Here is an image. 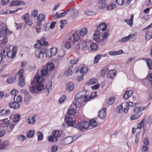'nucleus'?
Instances as JSON below:
<instances>
[{
	"label": "nucleus",
	"mask_w": 152,
	"mask_h": 152,
	"mask_svg": "<svg viewBox=\"0 0 152 152\" xmlns=\"http://www.w3.org/2000/svg\"><path fill=\"white\" fill-rule=\"evenodd\" d=\"M52 135L48 137V140L49 142H56L57 141L58 138L61 137V132L58 131H54L52 132Z\"/></svg>",
	"instance_id": "1"
},
{
	"label": "nucleus",
	"mask_w": 152,
	"mask_h": 152,
	"mask_svg": "<svg viewBox=\"0 0 152 152\" xmlns=\"http://www.w3.org/2000/svg\"><path fill=\"white\" fill-rule=\"evenodd\" d=\"M17 50V48L16 46H10L8 49H7V56L10 58H14L16 55Z\"/></svg>",
	"instance_id": "2"
},
{
	"label": "nucleus",
	"mask_w": 152,
	"mask_h": 152,
	"mask_svg": "<svg viewBox=\"0 0 152 152\" xmlns=\"http://www.w3.org/2000/svg\"><path fill=\"white\" fill-rule=\"evenodd\" d=\"M89 126V124L87 121L83 120L77 125L75 127L79 131H83L84 129H88Z\"/></svg>",
	"instance_id": "3"
},
{
	"label": "nucleus",
	"mask_w": 152,
	"mask_h": 152,
	"mask_svg": "<svg viewBox=\"0 0 152 152\" xmlns=\"http://www.w3.org/2000/svg\"><path fill=\"white\" fill-rule=\"evenodd\" d=\"M46 53V50L45 48H41L40 50H37L35 52V55L36 57L39 59L43 58L44 55Z\"/></svg>",
	"instance_id": "4"
},
{
	"label": "nucleus",
	"mask_w": 152,
	"mask_h": 152,
	"mask_svg": "<svg viewBox=\"0 0 152 152\" xmlns=\"http://www.w3.org/2000/svg\"><path fill=\"white\" fill-rule=\"evenodd\" d=\"M122 104L124 106V112L125 113H128L129 106L133 107L136 106V103H133L131 102H124L122 103Z\"/></svg>",
	"instance_id": "5"
},
{
	"label": "nucleus",
	"mask_w": 152,
	"mask_h": 152,
	"mask_svg": "<svg viewBox=\"0 0 152 152\" xmlns=\"http://www.w3.org/2000/svg\"><path fill=\"white\" fill-rule=\"evenodd\" d=\"M101 36L100 35L99 31L98 30H95L94 31L93 37V39L95 40L98 43H101V40L99 39Z\"/></svg>",
	"instance_id": "6"
},
{
	"label": "nucleus",
	"mask_w": 152,
	"mask_h": 152,
	"mask_svg": "<svg viewBox=\"0 0 152 152\" xmlns=\"http://www.w3.org/2000/svg\"><path fill=\"white\" fill-rule=\"evenodd\" d=\"M65 118L66 124L68 125L72 126H74L75 123V121L72 120V117L69 115H65Z\"/></svg>",
	"instance_id": "7"
},
{
	"label": "nucleus",
	"mask_w": 152,
	"mask_h": 152,
	"mask_svg": "<svg viewBox=\"0 0 152 152\" xmlns=\"http://www.w3.org/2000/svg\"><path fill=\"white\" fill-rule=\"evenodd\" d=\"M145 34V38L146 41L150 40L152 38V28L144 30Z\"/></svg>",
	"instance_id": "8"
},
{
	"label": "nucleus",
	"mask_w": 152,
	"mask_h": 152,
	"mask_svg": "<svg viewBox=\"0 0 152 152\" xmlns=\"http://www.w3.org/2000/svg\"><path fill=\"white\" fill-rule=\"evenodd\" d=\"M79 39V36L77 32H75L72 34L71 37L69 38V40H71L75 43V42H78V40Z\"/></svg>",
	"instance_id": "9"
},
{
	"label": "nucleus",
	"mask_w": 152,
	"mask_h": 152,
	"mask_svg": "<svg viewBox=\"0 0 152 152\" xmlns=\"http://www.w3.org/2000/svg\"><path fill=\"white\" fill-rule=\"evenodd\" d=\"M25 4V3L22 1H12L10 4V5L11 7H13L19 5H24Z\"/></svg>",
	"instance_id": "10"
},
{
	"label": "nucleus",
	"mask_w": 152,
	"mask_h": 152,
	"mask_svg": "<svg viewBox=\"0 0 152 152\" xmlns=\"http://www.w3.org/2000/svg\"><path fill=\"white\" fill-rule=\"evenodd\" d=\"M21 91L24 95V99L25 101H27L30 99L31 96L28 91L23 89L21 90Z\"/></svg>",
	"instance_id": "11"
},
{
	"label": "nucleus",
	"mask_w": 152,
	"mask_h": 152,
	"mask_svg": "<svg viewBox=\"0 0 152 152\" xmlns=\"http://www.w3.org/2000/svg\"><path fill=\"white\" fill-rule=\"evenodd\" d=\"M43 81V78L41 76H38L36 75L35 76V77L34 78L33 81L34 83H35L36 82L37 83H42Z\"/></svg>",
	"instance_id": "12"
},
{
	"label": "nucleus",
	"mask_w": 152,
	"mask_h": 152,
	"mask_svg": "<svg viewBox=\"0 0 152 152\" xmlns=\"http://www.w3.org/2000/svg\"><path fill=\"white\" fill-rule=\"evenodd\" d=\"M88 98H89V96H86L83 98L81 96L79 92L75 96V99H80L83 100V102H85L87 101L88 100Z\"/></svg>",
	"instance_id": "13"
},
{
	"label": "nucleus",
	"mask_w": 152,
	"mask_h": 152,
	"mask_svg": "<svg viewBox=\"0 0 152 152\" xmlns=\"http://www.w3.org/2000/svg\"><path fill=\"white\" fill-rule=\"evenodd\" d=\"M133 91L130 90L127 91L125 92V94L123 96V98L125 99H128L133 94Z\"/></svg>",
	"instance_id": "14"
},
{
	"label": "nucleus",
	"mask_w": 152,
	"mask_h": 152,
	"mask_svg": "<svg viewBox=\"0 0 152 152\" xmlns=\"http://www.w3.org/2000/svg\"><path fill=\"white\" fill-rule=\"evenodd\" d=\"M116 71L115 70H112L110 71L107 73V75L108 77L111 79L113 78L116 75Z\"/></svg>",
	"instance_id": "15"
},
{
	"label": "nucleus",
	"mask_w": 152,
	"mask_h": 152,
	"mask_svg": "<svg viewBox=\"0 0 152 152\" xmlns=\"http://www.w3.org/2000/svg\"><path fill=\"white\" fill-rule=\"evenodd\" d=\"M106 109L104 108L99 112V116L101 119L104 118L106 115Z\"/></svg>",
	"instance_id": "16"
},
{
	"label": "nucleus",
	"mask_w": 152,
	"mask_h": 152,
	"mask_svg": "<svg viewBox=\"0 0 152 152\" xmlns=\"http://www.w3.org/2000/svg\"><path fill=\"white\" fill-rule=\"evenodd\" d=\"M45 38H42L40 40H37V42L41 45L45 47L47 46L48 45L49 43L48 42L45 41Z\"/></svg>",
	"instance_id": "17"
},
{
	"label": "nucleus",
	"mask_w": 152,
	"mask_h": 152,
	"mask_svg": "<svg viewBox=\"0 0 152 152\" xmlns=\"http://www.w3.org/2000/svg\"><path fill=\"white\" fill-rule=\"evenodd\" d=\"M83 102V100L80 99H75L73 103V105L75 106V108L80 107L81 105V103Z\"/></svg>",
	"instance_id": "18"
},
{
	"label": "nucleus",
	"mask_w": 152,
	"mask_h": 152,
	"mask_svg": "<svg viewBox=\"0 0 152 152\" xmlns=\"http://www.w3.org/2000/svg\"><path fill=\"white\" fill-rule=\"evenodd\" d=\"M9 145V141H5L1 142L0 145V150H3L5 149L7 146Z\"/></svg>",
	"instance_id": "19"
},
{
	"label": "nucleus",
	"mask_w": 152,
	"mask_h": 152,
	"mask_svg": "<svg viewBox=\"0 0 152 152\" xmlns=\"http://www.w3.org/2000/svg\"><path fill=\"white\" fill-rule=\"evenodd\" d=\"M63 142L65 145H68L73 142V138L72 136H69L65 138L63 140Z\"/></svg>",
	"instance_id": "20"
},
{
	"label": "nucleus",
	"mask_w": 152,
	"mask_h": 152,
	"mask_svg": "<svg viewBox=\"0 0 152 152\" xmlns=\"http://www.w3.org/2000/svg\"><path fill=\"white\" fill-rule=\"evenodd\" d=\"M110 55L112 56H114L120 55L123 53L122 50H120L118 51H110L109 52Z\"/></svg>",
	"instance_id": "21"
},
{
	"label": "nucleus",
	"mask_w": 152,
	"mask_h": 152,
	"mask_svg": "<svg viewBox=\"0 0 152 152\" xmlns=\"http://www.w3.org/2000/svg\"><path fill=\"white\" fill-rule=\"evenodd\" d=\"M16 80L15 77L10 76L6 80V82L8 84H12L14 83Z\"/></svg>",
	"instance_id": "22"
},
{
	"label": "nucleus",
	"mask_w": 152,
	"mask_h": 152,
	"mask_svg": "<svg viewBox=\"0 0 152 152\" xmlns=\"http://www.w3.org/2000/svg\"><path fill=\"white\" fill-rule=\"evenodd\" d=\"M1 126L3 127H8L9 125V121L8 119L6 118L3 120L1 121Z\"/></svg>",
	"instance_id": "23"
},
{
	"label": "nucleus",
	"mask_w": 152,
	"mask_h": 152,
	"mask_svg": "<svg viewBox=\"0 0 152 152\" xmlns=\"http://www.w3.org/2000/svg\"><path fill=\"white\" fill-rule=\"evenodd\" d=\"M8 39L6 37H4L0 41V47H2L6 45L8 42Z\"/></svg>",
	"instance_id": "24"
},
{
	"label": "nucleus",
	"mask_w": 152,
	"mask_h": 152,
	"mask_svg": "<svg viewBox=\"0 0 152 152\" xmlns=\"http://www.w3.org/2000/svg\"><path fill=\"white\" fill-rule=\"evenodd\" d=\"M67 90L69 91H72L74 88V85L72 83H69L66 84Z\"/></svg>",
	"instance_id": "25"
},
{
	"label": "nucleus",
	"mask_w": 152,
	"mask_h": 152,
	"mask_svg": "<svg viewBox=\"0 0 152 152\" xmlns=\"http://www.w3.org/2000/svg\"><path fill=\"white\" fill-rule=\"evenodd\" d=\"M11 107L14 109H17L19 108L20 105L19 103L15 101L14 102H12L10 104Z\"/></svg>",
	"instance_id": "26"
},
{
	"label": "nucleus",
	"mask_w": 152,
	"mask_h": 152,
	"mask_svg": "<svg viewBox=\"0 0 152 152\" xmlns=\"http://www.w3.org/2000/svg\"><path fill=\"white\" fill-rule=\"evenodd\" d=\"M35 83L31 82V84L29 85V89L31 92L33 93L36 91L35 86L34 85Z\"/></svg>",
	"instance_id": "27"
},
{
	"label": "nucleus",
	"mask_w": 152,
	"mask_h": 152,
	"mask_svg": "<svg viewBox=\"0 0 152 152\" xmlns=\"http://www.w3.org/2000/svg\"><path fill=\"white\" fill-rule=\"evenodd\" d=\"M71 17L72 18H75L77 17L79 15V12L77 10H72L70 12Z\"/></svg>",
	"instance_id": "28"
},
{
	"label": "nucleus",
	"mask_w": 152,
	"mask_h": 152,
	"mask_svg": "<svg viewBox=\"0 0 152 152\" xmlns=\"http://www.w3.org/2000/svg\"><path fill=\"white\" fill-rule=\"evenodd\" d=\"M45 67L49 72L53 69L54 67V66L53 63L49 62L47 64L46 66Z\"/></svg>",
	"instance_id": "29"
},
{
	"label": "nucleus",
	"mask_w": 152,
	"mask_h": 152,
	"mask_svg": "<svg viewBox=\"0 0 152 152\" xmlns=\"http://www.w3.org/2000/svg\"><path fill=\"white\" fill-rule=\"evenodd\" d=\"M41 72L42 75L44 76L48 75L49 73V72L44 66L42 68Z\"/></svg>",
	"instance_id": "30"
},
{
	"label": "nucleus",
	"mask_w": 152,
	"mask_h": 152,
	"mask_svg": "<svg viewBox=\"0 0 152 152\" xmlns=\"http://www.w3.org/2000/svg\"><path fill=\"white\" fill-rule=\"evenodd\" d=\"M133 15H132L129 20L125 19L124 20V21L127 23L128 25L131 27L132 26L133 23Z\"/></svg>",
	"instance_id": "31"
},
{
	"label": "nucleus",
	"mask_w": 152,
	"mask_h": 152,
	"mask_svg": "<svg viewBox=\"0 0 152 152\" xmlns=\"http://www.w3.org/2000/svg\"><path fill=\"white\" fill-rule=\"evenodd\" d=\"M2 33L5 35L10 34L12 32L10 31H9L8 29L6 26H4L2 28V30L1 31Z\"/></svg>",
	"instance_id": "32"
},
{
	"label": "nucleus",
	"mask_w": 152,
	"mask_h": 152,
	"mask_svg": "<svg viewBox=\"0 0 152 152\" xmlns=\"http://www.w3.org/2000/svg\"><path fill=\"white\" fill-rule=\"evenodd\" d=\"M88 31L87 29L84 27L82 28L79 31V34L81 36H84L86 35Z\"/></svg>",
	"instance_id": "33"
},
{
	"label": "nucleus",
	"mask_w": 152,
	"mask_h": 152,
	"mask_svg": "<svg viewBox=\"0 0 152 152\" xmlns=\"http://www.w3.org/2000/svg\"><path fill=\"white\" fill-rule=\"evenodd\" d=\"M141 113H139V114L135 113V114L133 115L132 116L130 117L131 120L132 121L137 119L141 115Z\"/></svg>",
	"instance_id": "34"
},
{
	"label": "nucleus",
	"mask_w": 152,
	"mask_h": 152,
	"mask_svg": "<svg viewBox=\"0 0 152 152\" xmlns=\"http://www.w3.org/2000/svg\"><path fill=\"white\" fill-rule=\"evenodd\" d=\"M147 65L149 69L152 70V60L151 59H148L146 61Z\"/></svg>",
	"instance_id": "35"
},
{
	"label": "nucleus",
	"mask_w": 152,
	"mask_h": 152,
	"mask_svg": "<svg viewBox=\"0 0 152 152\" xmlns=\"http://www.w3.org/2000/svg\"><path fill=\"white\" fill-rule=\"evenodd\" d=\"M35 131L34 130H30L27 132L26 136L28 138L32 137L34 135Z\"/></svg>",
	"instance_id": "36"
},
{
	"label": "nucleus",
	"mask_w": 152,
	"mask_h": 152,
	"mask_svg": "<svg viewBox=\"0 0 152 152\" xmlns=\"http://www.w3.org/2000/svg\"><path fill=\"white\" fill-rule=\"evenodd\" d=\"M18 85L21 87H23L25 85L24 77L19 78Z\"/></svg>",
	"instance_id": "37"
},
{
	"label": "nucleus",
	"mask_w": 152,
	"mask_h": 152,
	"mask_svg": "<svg viewBox=\"0 0 152 152\" xmlns=\"http://www.w3.org/2000/svg\"><path fill=\"white\" fill-rule=\"evenodd\" d=\"M144 108L143 107H137L134 109V112L135 113L139 114V113H141V111L143 110Z\"/></svg>",
	"instance_id": "38"
},
{
	"label": "nucleus",
	"mask_w": 152,
	"mask_h": 152,
	"mask_svg": "<svg viewBox=\"0 0 152 152\" xmlns=\"http://www.w3.org/2000/svg\"><path fill=\"white\" fill-rule=\"evenodd\" d=\"M99 28L100 30L103 31H104L107 28L106 25L104 23H102L99 25Z\"/></svg>",
	"instance_id": "39"
},
{
	"label": "nucleus",
	"mask_w": 152,
	"mask_h": 152,
	"mask_svg": "<svg viewBox=\"0 0 152 152\" xmlns=\"http://www.w3.org/2000/svg\"><path fill=\"white\" fill-rule=\"evenodd\" d=\"M35 121V118L33 116H30L28 117V122L30 124H34Z\"/></svg>",
	"instance_id": "40"
},
{
	"label": "nucleus",
	"mask_w": 152,
	"mask_h": 152,
	"mask_svg": "<svg viewBox=\"0 0 152 152\" xmlns=\"http://www.w3.org/2000/svg\"><path fill=\"white\" fill-rule=\"evenodd\" d=\"M80 43L78 42H75L73 44L74 47H75L76 49L78 51H79L81 50V46H80Z\"/></svg>",
	"instance_id": "41"
},
{
	"label": "nucleus",
	"mask_w": 152,
	"mask_h": 152,
	"mask_svg": "<svg viewBox=\"0 0 152 152\" xmlns=\"http://www.w3.org/2000/svg\"><path fill=\"white\" fill-rule=\"evenodd\" d=\"M52 85V82L51 81H50L48 82L46 85V88L48 92H49L51 90Z\"/></svg>",
	"instance_id": "42"
},
{
	"label": "nucleus",
	"mask_w": 152,
	"mask_h": 152,
	"mask_svg": "<svg viewBox=\"0 0 152 152\" xmlns=\"http://www.w3.org/2000/svg\"><path fill=\"white\" fill-rule=\"evenodd\" d=\"M36 88L39 91H42L43 90L44 86L42 83H38L36 85Z\"/></svg>",
	"instance_id": "43"
},
{
	"label": "nucleus",
	"mask_w": 152,
	"mask_h": 152,
	"mask_svg": "<svg viewBox=\"0 0 152 152\" xmlns=\"http://www.w3.org/2000/svg\"><path fill=\"white\" fill-rule=\"evenodd\" d=\"M22 98L20 95H18L17 96H15L14 97V100L15 101L18 103L21 102L22 101Z\"/></svg>",
	"instance_id": "44"
},
{
	"label": "nucleus",
	"mask_w": 152,
	"mask_h": 152,
	"mask_svg": "<svg viewBox=\"0 0 152 152\" xmlns=\"http://www.w3.org/2000/svg\"><path fill=\"white\" fill-rule=\"evenodd\" d=\"M97 82V80L96 78H93L90 79L87 83L89 85L94 84Z\"/></svg>",
	"instance_id": "45"
},
{
	"label": "nucleus",
	"mask_w": 152,
	"mask_h": 152,
	"mask_svg": "<svg viewBox=\"0 0 152 152\" xmlns=\"http://www.w3.org/2000/svg\"><path fill=\"white\" fill-rule=\"evenodd\" d=\"M45 18V15L42 14L39 15L37 17V19L38 20L43 21L44 20Z\"/></svg>",
	"instance_id": "46"
},
{
	"label": "nucleus",
	"mask_w": 152,
	"mask_h": 152,
	"mask_svg": "<svg viewBox=\"0 0 152 152\" xmlns=\"http://www.w3.org/2000/svg\"><path fill=\"white\" fill-rule=\"evenodd\" d=\"M124 110V106L122 104H120L118 106V107L117 110L119 113H121Z\"/></svg>",
	"instance_id": "47"
},
{
	"label": "nucleus",
	"mask_w": 152,
	"mask_h": 152,
	"mask_svg": "<svg viewBox=\"0 0 152 152\" xmlns=\"http://www.w3.org/2000/svg\"><path fill=\"white\" fill-rule=\"evenodd\" d=\"M90 47L92 50L96 51L98 49V46L96 43H93L91 44Z\"/></svg>",
	"instance_id": "48"
},
{
	"label": "nucleus",
	"mask_w": 152,
	"mask_h": 152,
	"mask_svg": "<svg viewBox=\"0 0 152 152\" xmlns=\"http://www.w3.org/2000/svg\"><path fill=\"white\" fill-rule=\"evenodd\" d=\"M89 124L93 127H96L98 125L97 122L94 119L90 121Z\"/></svg>",
	"instance_id": "49"
},
{
	"label": "nucleus",
	"mask_w": 152,
	"mask_h": 152,
	"mask_svg": "<svg viewBox=\"0 0 152 152\" xmlns=\"http://www.w3.org/2000/svg\"><path fill=\"white\" fill-rule=\"evenodd\" d=\"M80 44L82 45L81 46V50L83 49L85 47H87L86 42L85 41L80 40Z\"/></svg>",
	"instance_id": "50"
},
{
	"label": "nucleus",
	"mask_w": 152,
	"mask_h": 152,
	"mask_svg": "<svg viewBox=\"0 0 152 152\" xmlns=\"http://www.w3.org/2000/svg\"><path fill=\"white\" fill-rule=\"evenodd\" d=\"M73 73V72L70 69L67 68V69L65 71L64 75L65 76H69L71 75Z\"/></svg>",
	"instance_id": "51"
},
{
	"label": "nucleus",
	"mask_w": 152,
	"mask_h": 152,
	"mask_svg": "<svg viewBox=\"0 0 152 152\" xmlns=\"http://www.w3.org/2000/svg\"><path fill=\"white\" fill-rule=\"evenodd\" d=\"M20 115L19 114H15L14 115L13 121L15 122H17L20 120Z\"/></svg>",
	"instance_id": "52"
},
{
	"label": "nucleus",
	"mask_w": 152,
	"mask_h": 152,
	"mask_svg": "<svg viewBox=\"0 0 152 152\" xmlns=\"http://www.w3.org/2000/svg\"><path fill=\"white\" fill-rule=\"evenodd\" d=\"M38 14V11L37 10H34L31 12V16L33 18H35Z\"/></svg>",
	"instance_id": "53"
},
{
	"label": "nucleus",
	"mask_w": 152,
	"mask_h": 152,
	"mask_svg": "<svg viewBox=\"0 0 152 152\" xmlns=\"http://www.w3.org/2000/svg\"><path fill=\"white\" fill-rule=\"evenodd\" d=\"M25 23L30 26H31L33 24L32 20L29 18H27L25 20Z\"/></svg>",
	"instance_id": "54"
},
{
	"label": "nucleus",
	"mask_w": 152,
	"mask_h": 152,
	"mask_svg": "<svg viewBox=\"0 0 152 152\" xmlns=\"http://www.w3.org/2000/svg\"><path fill=\"white\" fill-rule=\"evenodd\" d=\"M50 49L51 50V53H52L53 56H55L57 52V48H51Z\"/></svg>",
	"instance_id": "55"
},
{
	"label": "nucleus",
	"mask_w": 152,
	"mask_h": 152,
	"mask_svg": "<svg viewBox=\"0 0 152 152\" xmlns=\"http://www.w3.org/2000/svg\"><path fill=\"white\" fill-rule=\"evenodd\" d=\"M115 98L114 97H112L109 98L107 104L108 105L112 104L115 102Z\"/></svg>",
	"instance_id": "56"
},
{
	"label": "nucleus",
	"mask_w": 152,
	"mask_h": 152,
	"mask_svg": "<svg viewBox=\"0 0 152 152\" xmlns=\"http://www.w3.org/2000/svg\"><path fill=\"white\" fill-rule=\"evenodd\" d=\"M116 7V5L115 4H112L108 6L107 9L108 10H111L114 9Z\"/></svg>",
	"instance_id": "57"
},
{
	"label": "nucleus",
	"mask_w": 152,
	"mask_h": 152,
	"mask_svg": "<svg viewBox=\"0 0 152 152\" xmlns=\"http://www.w3.org/2000/svg\"><path fill=\"white\" fill-rule=\"evenodd\" d=\"M88 71V69L86 66L83 67L80 70V73L83 74L86 73Z\"/></svg>",
	"instance_id": "58"
},
{
	"label": "nucleus",
	"mask_w": 152,
	"mask_h": 152,
	"mask_svg": "<svg viewBox=\"0 0 152 152\" xmlns=\"http://www.w3.org/2000/svg\"><path fill=\"white\" fill-rule=\"evenodd\" d=\"M4 116L6 117L9 115V114L10 113V111L9 110H3Z\"/></svg>",
	"instance_id": "59"
},
{
	"label": "nucleus",
	"mask_w": 152,
	"mask_h": 152,
	"mask_svg": "<svg viewBox=\"0 0 152 152\" xmlns=\"http://www.w3.org/2000/svg\"><path fill=\"white\" fill-rule=\"evenodd\" d=\"M58 150V147L56 145H53L51 147L50 151L51 152H56Z\"/></svg>",
	"instance_id": "60"
},
{
	"label": "nucleus",
	"mask_w": 152,
	"mask_h": 152,
	"mask_svg": "<svg viewBox=\"0 0 152 152\" xmlns=\"http://www.w3.org/2000/svg\"><path fill=\"white\" fill-rule=\"evenodd\" d=\"M37 136L38 137V140H42L43 138V135L41 133V132L39 131L37 133Z\"/></svg>",
	"instance_id": "61"
},
{
	"label": "nucleus",
	"mask_w": 152,
	"mask_h": 152,
	"mask_svg": "<svg viewBox=\"0 0 152 152\" xmlns=\"http://www.w3.org/2000/svg\"><path fill=\"white\" fill-rule=\"evenodd\" d=\"M26 139V137L23 135H21L19 136L18 137V140L20 141H23Z\"/></svg>",
	"instance_id": "62"
},
{
	"label": "nucleus",
	"mask_w": 152,
	"mask_h": 152,
	"mask_svg": "<svg viewBox=\"0 0 152 152\" xmlns=\"http://www.w3.org/2000/svg\"><path fill=\"white\" fill-rule=\"evenodd\" d=\"M66 99V96L65 95L62 96L58 100V102L60 103H62Z\"/></svg>",
	"instance_id": "63"
},
{
	"label": "nucleus",
	"mask_w": 152,
	"mask_h": 152,
	"mask_svg": "<svg viewBox=\"0 0 152 152\" xmlns=\"http://www.w3.org/2000/svg\"><path fill=\"white\" fill-rule=\"evenodd\" d=\"M101 58L100 56H99L98 54L94 58V63H97L98 62L99 60Z\"/></svg>",
	"instance_id": "64"
}]
</instances>
